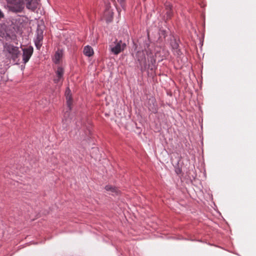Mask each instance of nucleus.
<instances>
[{"label":"nucleus","instance_id":"14","mask_svg":"<svg viewBox=\"0 0 256 256\" xmlns=\"http://www.w3.org/2000/svg\"><path fill=\"white\" fill-rule=\"evenodd\" d=\"M71 109L70 110H69V107H68V110H66L64 113V118H65V120L66 122H67L68 120V118L70 116V111Z\"/></svg>","mask_w":256,"mask_h":256},{"label":"nucleus","instance_id":"5","mask_svg":"<svg viewBox=\"0 0 256 256\" xmlns=\"http://www.w3.org/2000/svg\"><path fill=\"white\" fill-rule=\"evenodd\" d=\"M179 40H177L174 36H172L170 39V46L174 50V52L178 56L180 55L181 54L180 50L178 48H179Z\"/></svg>","mask_w":256,"mask_h":256},{"label":"nucleus","instance_id":"13","mask_svg":"<svg viewBox=\"0 0 256 256\" xmlns=\"http://www.w3.org/2000/svg\"><path fill=\"white\" fill-rule=\"evenodd\" d=\"M2 38H4L6 41H10L12 40L10 35L7 32H4V36Z\"/></svg>","mask_w":256,"mask_h":256},{"label":"nucleus","instance_id":"4","mask_svg":"<svg viewBox=\"0 0 256 256\" xmlns=\"http://www.w3.org/2000/svg\"><path fill=\"white\" fill-rule=\"evenodd\" d=\"M22 59L24 64L26 63L33 53V48L31 46L22 49Z\"/></svg>","mask_w":256,"mask_h":256},{"label":"nucleus","instance_id":"21","mask_svg":"<svg viewBox=\"0 0 256 256\" xmlns=\"http://www.w3.org/2000/svg\"><path fill=\"white\" fill-rule=\"evenodd\" d=\"M2 74L0 72V81L2 80Z\"/></svg>","mask_w":256,"mask_h":256},{"label":"nucleus","instance_id":"12","mask_svg":"<svg viewBox=\"0 0 256 256\" xmlns=\"http://www.w3.org/2000/svg\"><path fill=\"white\" fill-rule=\"evenodd\" d=\"M56 74L57 77L58 78H62L64 74V70L61 67H58L56 71Z\"/></svg>","mask_w":256,"mask_h":256},{"label":"nucleus","instance_id":"7","mask_svg":"<svg viewBox=\"0 0 256 256\" xmlns=\"http://www.w3.org/2000/svg\"><path fill=\"white\" fill-rule=\"evenodd\" d=\"M104 16L107 22H110L113 18V12L108 8H107L104 12Z\"/></svg>","mask_w":256,"mask_h":256},{"label":"nucleus","instance_id":"20","mask_svg":"<svg viewBox=\"0 0 256 256\" xmlns=\"http://www.w3.org/2000/svg\"><path fill=\"white\" fill-rule=\"evenodd\" d=\"M0 36L2 37V36H4V32H1L0 34Z\"/></svg>","mask_w":256,"mask_h":256},{"label":"nucleus","instance_id":"10","mask_svg":"<svg viewBox=\"0 0 256 256\" xmlns=\"http://www.w3.org/2000/svg\"><path fill=\"white\" fill-rule=\"evenodd\" d=\"M105 189L107 191H110L112 192H114L116 194L118 193V190L114 186H112L110 185H107L105 186Z\"/></svg>","mask_w":256,"mask_h":256},{"label":"nucleus","instance_id":"19","mask_svg":"<svg viewBox=\"0 0 256 256\" xmlns=\"http://www.w3.org/2000/svg\"><path fill=\"white\" fill-rule=\"evenodd\" d=\"M176 171L177 174H178L181 172V170L180 169H177Z\"/></svg>","mask_w":256,"mask_h":256},{"label":"nucleus","instance_id":"2","mask_svg":"<svg viewBox=\"0 0 256 256\" xmlns=\"http://www.w3.org/2000/svg\"><path fill=\"white\" fill-rule=\"evenodd\" d=\"M4 52L6 56L10 58L14 61L16 60L20 53L18 47L8 42L4 44Z\"/></svg>","mask_w":256,"mask_h":256},{"label":"nucleus","instance_id":"18","mask_svg":"<svg viewBox=\"0 0 256 256\" xmlns=\"http://www.w3.org/2000/svg\"><path fill=\"white\" fill-rule=\"evenodd\" d=\"M60 78H58H58H55V79H54V82H55V83H58V82H59V80H60Z\"/></svg>","mask_w":256,"mask_h":256},{"label":"nucleus","instance_id":"3","mask_svg":"<svg viewBox=\"0 0 256 256\" xmlns=\"http://www.w3.org/2000/svg\"><path fill=\"white\" fill-rule=\"evenodd\" d=\"M115 45L110 46V51L114 54L117 55L122 52L126 48V44L122 40L118 41L116 40L114 42Z\"/></svg>","mask_w":256,"mask_h":256},{"label":"nucleus","instance_id":"17","mask_svg":"<svg viewBox=\"0 0 256 256\" xmlns=\"http://www.w3.org/2000/svg\"><path fill=\"white\" fill-rule=\"evenodd\" d=\"M118 1L121 4V6H124V4L125 0H118Z\"/></svg>","mask_w":256,"mask_h":256},{"label":"nucleus","instance_id":"1","mask_svg":"<svg viewBox=\"0 0 256 256\" xmlns=\"http://www.w3.org/2000/svg\"><path fill=\"white\" fill-rule=\"evenodd\" d=\"M39 0H8V3L12 6H10V9L14 12H20L24 8L26 4L27 8L34 11L36 8Z\"/></svg>","mask_w":256,"mask_h":256},{"label":"nucleus","instance_id":"16","mask_svg":"<svg viewBox=\"0 0 256 256\" xmlns=\"http://www.w3.org/2000/svg\"><path fill=\"white\" fill-rule=\"evenodd\" d=\"M156 62V60L155 59H154L153 58L151 57L150 58V64H152V65H154V64H155Z\"/></svg>","mask_w":256,"mask_h":256},{"label":"nucleus","instance_id":"11","mask_svg":"<svg viewBox=\"0 0 256 256\" xmlns=\"http://www.w3.org/2000/svg\"><path fill=\"white\" fill-rule=\"evenodd\" d=\"M138 60L140 62V64H142V62H145V58H144V54L143 52H138Z\"/></svg>","mask_w":256,"mask_h":256},{"label":"nucleus","instance_id":"9","mask_svg":"<svg viewBox=\"0 0 256 256\" xmlns=\"http://www.w3.org/2000/svg\"><path fill=\"white\" fill-rule=\"evenodd\" d=\"M166 20L170 19L172 16V6L170 4H166Z\"/></svg>","mask_w":256,"mask_h":256},{"label":"nucleus","instance_id":"15","mask_svg":"<svg viewBox=\"0 0 256 256\" xmlns=\"http://www.w3.org/2000/svg\"><path fill=\"white\" fill-rule=\"evenodd\" d=\"M62 57V54L59 52H56L55 54L56 63H58Z\"/></svg>","mask_w":256,"mask_h":256},{"label":"nucleus","instance_id":"8","mask_svg":"<svg viewBox=\"0 0 256 256\" xmlns=\"http://www.w3.org/2000/svg\"><path fill=\"white\" fill-rule=\"evenodd\" d=\"M84 54L88 56H91L94 54V51L92 47L88 46L84 49Z\"/></svg>","mask_w":256,"mask_h":256},{"label":"nucleus","instance_id":"6","mask_svg":"<svg viewBox=\"0 0 256 256\" xmlns=\"http://www.w3.org/2000/svg\"><path fill=\"white\" fill-rule=\"evenodd\" d=\"M66 104L68 107H69V110L71 109V105L72 104V97L70 94V90L68 88L66 90Z\"/></svg>","mask_w":256,"mask_h":256}]
</instances>
